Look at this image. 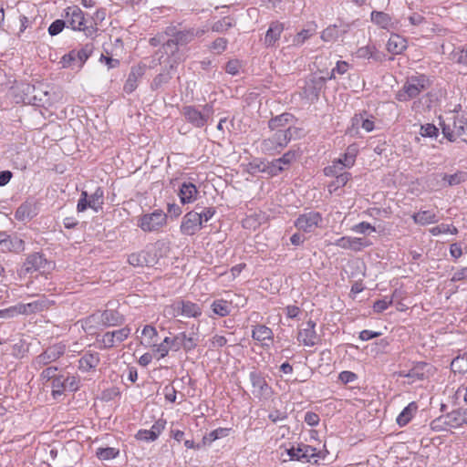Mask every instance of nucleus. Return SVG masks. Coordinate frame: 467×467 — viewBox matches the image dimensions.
<instances>
[{
  "label": "nucleus",
  "instance_id": "obj_43",
  "mask_svg": "<svg viewBox=\"0 0 467 467\" xmlns=\"http://www.w3.org/2000/svg\"><path fill=\"white\" fill-rule=\"evenodd\" d=\"M232 308V304L223 299L214 300L211 305L213 313L222 317L228 316Z\"/></svg>",
  "mask_w": 467,
  "mask_h": 467
},
{
  "label": "nucleus",
  "instance_id": "obj_48",
  "mask_svg": "<svg viewBox=\"0 0 467 467\" xmlns=\"http://www.w3.org/2000/svg\"><path fill=\"white\" fill-rule=\"evenodd\" d=\"M141 335L145 337V345L154 348V346L157 345L155 344V341L156 337H158V331L156 327L151 325H146L141 330Z\"/></svg>",
  "mask_w": 467,
  "mask_h": 467
},
{
  "label": "nucleus",
  "instance_id": "obj_17",
  "mask_svg": "<svg viewBox=\"0 0 467 467\" xmlns=\"http://www.w3.org/2000/svg\"><path fill=\"white\" fill-rule=\"evenodd\" d=\"M295 452L296 457H298L296 458V461L301 462L317 464L319 460L325 459L326 457L322 451H317V448L305 443H297L295 445Z\"/></svg>",
  "mask_w": 467,
  "mask_h": 467
},
{
  "label": "nucleus",
  "instance_id": "obj_59",
  "mask_svg": "<svg viewBox=\"0 0 467 467\" xmlns=\"http://www.w3.org/2000/svg\"><path fill=\"white\" fill-rule=\"evenodd\" d=\"M228 40L224 37L216 38L210 46V50L215 54H222L227 47Z\"/></svg>",
  "mask_w": 467,
  "mask_h": 467
},
{
  "label": "nucleus",
  "instance_id": "obj_4",
  "mask_svg": "<svg viewBox=\"0 0 467 467\" xmlns=\"http://www.w3.org/2000/svg\"><path fill=\"white\" fill-rule=\"evenodd\" d=\"M431 87L430 78L424 74H416L406 78L402 88L397 91L395 99L407 102L419 97Z\"/></svg>",
  "mask_w": 467,
  "mask_h": 467
},
{
  "label": "nucleus",
  "instance_id": "obj_60",
  "mask_svg": "<svg viewBox=\"0 0 467 467\" xmlns=\"http://www.w3.org/2000/svg\"><path fill=\"white\" fill-rule=\"evenodd\" d=\"M356 154H357L356 148L354 146H349L348 148L347 152L341 158L343 160V164L345 165V167L350 168L354 165Z\"/></svg>",
  "mask_w": 467,
  "mask_h": 467
},
{
  "label": "nucleus",
  "instance_id": "obj_15",
  "mask_svg": "<svg viewBox=\"0 0 467 467\" xmlns=\"http://www.w3.org/2000/svg\"><path fill=\"white\" fill-rule=\"evenodd\" d=\"M66 349L67 347L62 342L54 344L36 356L33 360L32 365L35 368H43L60 358L66 353Z\"/></svg>",
  "mask_w": 467,
  "mask_h": 467
},
{
  "label": "nucleus",
  "instance_id": "obj_12",
  "mask_svg": "<svg viewBox=\"0 0 467 467\" xmlns=\"http://www.w3.org/2000/svg\"><path fill=\"white\" fill-rule=\"evenodd\" d=\"M294 225L299 231L306 234H312L317 229L323 227V215L321 213L314 210L305 211V213L299 214L296 219Z\"/></svg>",
  "mask_w": 467,
  "mask_h": 467
},
{
  "label": "nucleus",
  "instance_id": "obj_27",
  "mask_svg": "<svg viewBox=\"0 0 467 467\" xmlns=\"http://www.w3.org/2000/svg\"><path fill=\"white\" fill-rule=\"evenodd\" d=\"M145 65L133 66L128 75V78L123 86V90L127 94L132 93L138 87V82L145 74Z\"/></svg>",
  "mask_w": 467,
  "mask_h": 467
},
{
  "label": "nucleus",
  "instance_id": "obj_50",
  "mask_svg": "<svg viewBox=\"0 0 467 467\" xmlns=\"http://www.w3.org/2000/svg\"><path fill=\"white\" fill-rule=\"evenodd\" d=\"M171 79V75L168 70H163L159 73L151 81L150 88L152 90H158L163 85L167 84Z\"/></svg>",
  "mask_w": 467,
  "mask_h": 467
},
{
  "label": "nucleus",
  "instance_id": "obj_32",
  "mask_svg": "<svg viewBox=\"0 0 467 467\" xmlns=\"http://www.w3.org/2000/svg\"><path fill=\"white\" fill-rule=\"evenodd\" d=\"M153 249L149 248L139 253H133L129 255L128 262L132 266H153L157 264L155 257L148 258L147 254L152 252Z\"/></svg>",
  "mask_w": 467,
  "mask_h": 467
},
{
  "label": "nucleus",
  "instance_id": "obj_58",
  "mask_svg": "<svg viewBox=\"0 0 467 467\" xmlns=\"http://www.w3.org/2000/svg\"><path fill=\"white\" fill-rule=\"evenodd\" d=\"M227 342L228 340L224 336L215 334L210 338L208 348L210 350H218L226 346Z\"/></svg>",
  "mask_w": 467,
  "mask_h": 467
},
{
  "label": "nucleus",
  "instance_id": "obj_44",
  "mask_svg": "<svg viewBox=\"0 0 467 467\" xmlns=\"http://www.w3.org/2000/svg\"><path fill=\"white\" fill-rule=\"evenodd\" d=\"M451 369L453 373L463 374L467 372V353L458 355L451 362Z\"/></svg>",
  "mask_w": 467,
  "mask_h": 467
},
{
  "label": "nucleus",
  "instance_id": "obj_10",
  "mask_svg": "<svg viewBox=\"0 0 467 467\" xmlns=\"http://www.w3.org/2000/svg\"><path fill=\"white\" fill-rule=\"evenodd\" d=\"M23 91L27 96L26 99L30 104L44 108L52 105L50 88L46 84L26 85Z\"/></svg>",
  "mask_w": 467,
  "mask_h": 467
},
{
  "label": "nucleus",
  "instance_id": "obj_8",
  "mask_svg": "<svg viewBox=\"0 0 467 467\" xmlns=\"http://www.w3.org/2000/svg\"><path fill=\"white\" fill-rule=\"evenodd\" d=\"M164 314L172 318L182 317L197 319L202 315V308L199 304L191 300L177 298L165 306Z\"/></svg>",
  "mask_w": 467,
  "mask_h": 467
},
{
  "label": "nucleus",
  "instance_id": "obj_35",
  "mask_svg": "<svg viewBox=\"0 0 467 467\" xmlns=\"http://www.w3.org/2000/svg\"><path fill=\"white\" fill-rule=\"evenodd\" d=\"M429 365L425 362H419L413 368H411L408 372H400V377L408 378L411 383L416 382L418 380H423L426 379L425 368Z\"/></svg>",
  "mask_w": 467,
  "mask_h": 467
},
{
  "label": "nucleus",
  "instance_id": "obj_41",
  "mask_svg": "<svg viewBox=\"0 0 467 467\" xmlns=\"http://www.w3.org/2000/svg\"><path fill=\"white\" fill-rule=\"evenodd\" d=\"M25 250V242L17 237L7 234V238L4 241V244L2 247V251L4 252H13L19 254Z\"/></svg>",
  "mask_w": 467,
  "mask_h": 467
},
{
  "label": "nucleus",
  "instance_id": "obj_16",
  "mask_svg": "<svg viewBox=\"0 0 467 467\" xmlns=\"http://www.w3.org/2000/svg\"><path fill=\"white\" fill-rule=\"evenodd\" d=\"M249 380L252 384V393L254 397L267 399L271 396L273 392L272 388L267 383L265 375L263 372L253 369L249 373Z\"/></svg>",
  "mask_w": 467,
  "mask_h": 467
},
{
  "label": "nucleus",
  "instance_id": "obj_5",
  "mask_svg": "<svg viewBox=\"0 0 467 467\" xmlns=\"http://www.w3.org/2000/svg\"><path fill=\"white\" fill-rule=\"evenodd\" d=\"M443 136L450 141L461 140L467 143V114H453L447 120L440 122Z\"/></svg>",
  "mask_w": 467,
  "mask_h": 467
},
{
  "label": "nucleus",
  "instance_id": "obj_26",
  "mask_svg": "<svg viewBox=\"0 0 467 467\" xmlns=\"http://www.w3.org/2000/svg\"><path fill=\"white\" fill-rule=\"evenodd\" d=\"M50 303L51 302L45 296H41L38 299L27 304L19 303L18 312L21 313V315L26 316L39 313L46 309H48Z\"/></svg>",
  "mask_w": 467,
  "mask_h": 467
},
{
  "label": "nucleus",
  "instance_id": "obj_33",
  "mask_svg": "<svg viewBox=\"0 0 467 467\" xmlns=\"http://www.w3.org/2000/svg\"><path fill=\"white\" fill-rule=\"evenodd\" d=\"M100 362L99 354L98 352H86L78 360V369L82 372H89L95 370Z\"/></svg>",
  "mask_w": 467,
  "mask_h": 467
},
{
  "label": "nucleus",
  "instance_id": "obj_37",
  "mask_svg": "<svg viewBox=\"0 0 467 467\" xmlns=\"http://www.w3.org/2000/svg\"><path fill=\"white\" fill-rule=\"evenodd\" d=\"M317 28V26L315 23H309L306 26V28L302 29L293 37V40H292L293 46H295V47L303 46L306 43V41H307L311 36L316 35Z\"/></svg>",
  "mask_w": 467,
  "mask_h": 467
},
{
  "label": "nucleus",
  "instance_id": "obj_39",
  "mask_svg": "<svg viewBox=\"0 0 467 467\" xmlns=\"http://www.w3.org/2000/svg\"><path fill=\"white\" fill-rule=\"evenodd\" d=\"M371 21L380 28L389 30L393 28V22L390 16L381 11H372L370 14Z\"/></svg>",
  "mask_w": 467,
  "mask_h": 467
},
{
  "label": "nucleus",
  "instance_id": "obj_18",
  "mask_svg": "<svg viewBox=\"0 0 467 467\" xmlns=\"http://www.w3.org/2000/svg\"><path fill=\"white\" fill-rule=\"evenodd\" d=\"M304 327L299 328L297 340L305 347H314L320 341V337L316 331L317 323L314 320H308L303 324Z\"/></svg>",
  "mask_w": 467,
  "mask_h": 467
},
{
  "label": "nucleus",
  "instance_id": "obj_6",
  "mask_svg": "<svg viewBox=\"0 0 467 467\" xmlns=\"http://www.w3.org/2000/svg\"><path fill=\"white\" fill-rule=\"evenodd\" d=\"M65 22L67 27L74 31H81L87 37L94 38L97 36V23L94 25H86L85 14L78 6L72 5L65 9Z\"/></svg>",
  "mask_w": 467,
  "mask_h": 467
},
{
  "label": "nucleus",
  "instance_id": "obj_14",
  "mask_svg": "<svg viewBox=\"0 0 467 467\" xmlns=\"http://www.w3.org/2000/svg\"><path fill=\"white\" fill-rule=\"evenodd\" d=\"M131 333V328L125 326L121 328L107 331L98 339L99 348L100 349L113 348L124 342Z\"/></svg>",
  "mask_w": 467,
  "mask_h": 467
},
{
  "label": "nucleus",
  "instance_id": "obj_63",
  "mask_svg": "<svg viewBox=\"0 0 467 467\" xmlns=\"http://www.w3.org/2000/svg\"><path fill=\"white\" fill-rule=\"evenodd\" d=\"M439 134V129L431 123L421 125L420 135L428 138H436Z\"/></svg>",
  "mask_w": 467,
  "mask_h": 467
},
{
  "label": "nucleus",
  "instance_id": "obj_30",
  "mask_svg": "<svg viewBox=\"0 0 467 467\" xmlns=\"http://www.w3.org/2000/svg\"><path fill=\"white\" fill-rule=\"evenodd\" d=\"M285 29L284 24L279 21H274L270 24L267 29L265 38L264 45L266 47H273L280 39L281 34Z\"/></svg>",
  "mask_w": 467,
  "mask_h": 467
},
{
  "label": "nucleus",
  "instance_id": "obj_29",
  "mask_svg": "<svg viewBox=\"0 0 467 467\" xmlns=\"http://www.w3.org/2000/svg\"><path fill=\"white\" fill-rule=\"evenodd\" d=\"M356 57L361 59H367L369 62H382L385 59L383 52L379 51L375 45H367L358 48Z\"/></svg>",
  "mask_w": 467,
  "mask_h": 467
},
{
  "label": "nucleus",
  "instance_id": "obj_9",
  "mask_svg": "<svg viewBox=\"0 0 467 467\" xmlns=\"http://www.w3.org/2000/svg\"><path fill=\"white\" fill-rule=\"evenodd\" d=\"M213 112V103L202 105L201 109L192 105L183 106L182 109V114L186 121L195 128H202L207 125L212 119Z\"/></svg>",
  "mask_w": 467,
  "mask_h": 467
},
{
  "label": "nucleus",
  "instance_id": "obj_2",
  "mask_svg": "<svg viewBox=\"0 0 467 467\" xmlns=\"http://www.w3.org/2000/svg\"><path fill=\"white\" fill-rule=\"evenodd\" d=\"M302 135L303 130L295 126L278 130L271 137L262 140L261 150L269 155L280 153L292 140L299 139Z\"/></svg>",
  "mask_w": 467,
  "mask_h": 467
},
{
  "label": "nucleus",
  "instance_id": "obj_38",
  "mask_svg": "<svg viewBox=\"0 0 467 467\" xmlns=\"http://www.w3.org/2000/svg\"><path fill=\"white\" fill-rule=\"evenodd\" d=\"M406 48L407 41L404 37L397 34L390 36L387 43V50L389 53L393 55H399L401 54Z\"/></svg>",
  "mask_w": 467,
  "mask_h": 467
},
{
  "label": "nucleus",
  "instance_id": "obj_46",
  "mask_svg": "<svg viewBox=\"0 0 467 467\" xmlns=\"http://www.w3.org/2000/svg\"><path fill=\"white\" fill-rule=\"evenodd\" d=\"M231 429L228 428H217L207 435H205L202 439L203 444H211L213 441L227 437L230 434Z\"/></svg>",
  "mask_w": 467,
  "mask_h": 467
},
{
  "label": "nucleus",
  "instance_id": "obj_49",
  "mask_svg": "<svg viewBox=\"0 0 467 467\" xmlns=\"http://www.w3.org/2000/svg\"><path fill=\"white\" fill-rule=\"evenodd\" d=\"M103 190L100 187H98L96 191L90 196H88L90 208L95 212H98L99 209H101L103 204Z\"/></svg>",
  "mask_w": 467,
  "mask_h": 467
},
{
  "label": "nucleus",
  "instance_id": "obj_53",
  "mask_svg": "<svg viewBox=\"0 0 467 467\" xmlns=\"http://www.w3.org/2000/svg\"><path fill=\"white\" fill-rule=\"evenodd\" d=\"M431 235L437 236L441 234H457L458 229L452 224L441 223L429 230Z\"/></svg>",
  "mask_w": 467,
  "mask_h": 467
},
{
  "label": "nucleus",
  "instance_id": "obj_64",
  "mask_svg": "<svg viewBox=\"0 0 467 467\" xmlns=\"http://www.w3.org/2000/svg\"><path fill=\"white\" fill-rule=\"evenodd\" d=\"M393 304V299H389L388 296H384V298L377 300L373 304V310L376 313H382L388 307Z\"/></svg>",
  "mask_w": 467,
  "mask_h": 467
},
{
  "label": "nucleus",
  "instance_id": "obj_45",
  "mask_svg": "<svg viewBox=\"0 0 467 467\" xmlns=\"http://www.w3.org/2000/svg\"><path fill=\"white\" fill-rule=\"evenodd\" d=\"M51 394L54 399H57L67 391L65 385V374H59L56 379H54L51 382Z\"/></svg>",
  "mask_w": 467,
  "mask_h": 467
},
{
  "label": "nucleus",
  "instance_id": "obj_34",
  "mask_svg": "<svg viewBox=\"0 0 467 467\" xmlns=\"http://www.w3.org/2000/svg\"><path fill=\"white\" fill-rule=\"evenodd\" d=\"M295 118L290 113H283L278 116L272 118L268 121V127L271 130L277 131L278 130H285L289 126H293L292 123Z\"/></svg>",
  "mask_w": 467,
  "mask_h": 467
},
{
  "label": "nucleus",
  "instance_id": "obj_56",
  "mask_svg": "<svg viewBox=\"0 0 467 467\" xmlns=\"http://www.w3.org/2000/svg\"><path fill=\"white\" fill-rule=\"evenodd\" d=\"M65 385L67 391L75 392L80 388V379L78 376L65 374Z\"/></svg>",
  "mask_w": 467,
  "mask_h": 467
},
{
  "label": "nucleus",
  "instance_id": "obj_57",
  "mask_svg": "<svg viewBox=\"0 0 467 467\" xmlns=\"http://www.w3.org/2000/svg\"><path fill=\"white\" fill-rule=\"evenodd\" d=\"M277 160H274L272 161H265V173L267 174L270 177H275L279 175L282 171L285 170V167L281 166L280 164L276 163Z\"/></svg>",
  "mask_w": 467,
  "mask_h": 467
},
{
  "label": "nucleus",
  "instance_id": "obj_21",
  "mask_svg": "<svg viewBox=\"0 0 467 467\" xmlns=\"http://www.w3.org/2000/svg\"><path fill=\"white\" fill-rule=\"evenodd\" d=\"M327 78L325 77H314L306 81L303 88V95L311 102L318 99L321 90L323 89Z\"/></svg>",
  "mask_w": 467,
  "mask_h": 467
},
{
  "label": "nucleus",
  "instance_id": "obj_55",
  "mask_svg": "<svg viewBox=\"0 0 467 467\" xmlns=\"http://www.w3.org/2000/svg\"><path fill=\"white\" fill-rule=\"evenodd\" d=\"M234 26L233 19L231 17L225 16L216 22L212 26V30L217 33L226 32L228 29Z\"/></svg>",
  "mask_w": 467,
  "mask_h": 467
},
{
  "label": "nucleus",
  "instance_id": "obj_62",
  "mask_svg": "<svg viewBox=\"0 0 467 467\" xmlns=\"http://www.w3.org/2000/svg\"><path fill=\"white\" fill-rule=\"evenodd\" d=\"M338 36V30L336 26H330L324 29L321 33V39L329 42L337 39Z\"/></svg>",
  "mask_w": 467,
  "mask_h": 467
},
{
  "label": "nucleus",
  "instance_id": "obj_22",
  "mask_svg": "<svg viewBox=\"0 0 467 467\" xmlns=\"http://www.w3.org/2000/svg\"><path fill=\"white\" fill-rule=\"evenodd\" d=\"M333 244L342 249L359 252L369 246L371 243L367 238L342 236L337 239Z\"/></svg>",
  "mask_w": 467,
  "mask_h": 467
},
{
  "label": "nucleus",
  "instance_id": "obj_13",
  "mask_svg": "<svg viewBox=\"0 0 467 467\" xmlns=\"http://www.w3.org/2000/svg\"><path fill=\"white\" fill-rule=\"evenodd\" d=\"M167 223V214L158 209L150 213L141 215L138 221V226L143 232H159Z\"/></svg>",
  "mask_w": 467,
  "mask_h": 467
},
{
  "label": "nucleus",
  "instance_id": "obj_11",
  "mask_svg": "<svg viewBox=\"0 0 467 467\" xmlns=\"http://www.w3.org/2000/svg\"><path fill=\"white\" fill-rule=\"evenodd\" d=\"M54 268V263L48 261L45 254L40 252H35L29 254L23 265L21 272L24 275L33 274L38 272L39 274L45 275L49 273Z\"/></svg>",
  "mask_w": 467,
  "mask_h": 467
},
{
  "label": "nucleus",
  "instance_id": "obj_1",
  "mask_svg": "<svg viewBox=\"0 0 467 467\" xmlns=\"http://www.w3.org/2000/svg\"><path fill=\"white\" fill-rule=\"evenodd\" d=\"M192 332L187 334L186 332H180L173 337H166L161 343L154 346V352L159 354L158 359L163 358L169 354L168 345H171V348L173 351H179L182 348L185 352H191L198 346L199 337V326L192 325Z\"/></svg>",
  "mask_w": 467,
  "mask_h": 467
},
{
  "label": "nucleus",
  "instance_id": "obj_61",
  "mask_svg": "<svg viewBox=\"0 0 467 467\" xmlns=\"http://www.w3.org/2000/svg\"><path fill=\"white\" fill-rule=\"evenodd\" d=\"M296 159V150H288L282 157L276 159L278 164L285 167V170L291 165V163Z\"/></svg>",
  "mask_w": 467,
  "mask_h": 467
},
{
  "label": "nucleus",
  "instance_id": "obj_36",
  "mask_svg": "<svg viewBox=\"0 0 467 467\" xmlns=\"http://www.w3.org/2000/svg\"><path fill=\"white\" fill-rule=\"evenodd\" d=\"M411 218L416 224L422 226L436 223L439 221L436 213L431 210H420L413 213Z\"/></svg>",
  "mask_w": 467,
  "mask_h": 467
},
{
  "label": "nucleus",
  "instance_id": "obj_52",
  "mask_svg": "<svg viewBox=\"0 0 467 467\" xmlns=\"http://www.w3.org/2000/svg\"><path fill=\"white\" fill-rule=\"evenodd\" d=\"M335 177V180L331 182L328 185V190L330 192H335L337 189L345 186L349 179L351 178V174L348 171L343 172L341 174H337Z\"/></svg>",
  "mask_w": 467,
  "mask_h": 467
},
{
  "label": "nucleus",
  "instance_id": "obj_51",
  "mask_svg": "<svg viewBox=\"0 0 467 467\" xmlns=\"http://www.w3.org/2000/svg\"><path fill=\"white\" fill-rule=\"evenodd\" d=\"M119 454V450L113 447L98 448L96 456L101 461H109L115 459Z\"/></svg>",
  "mask_w": 467,
  "mask_h": 467
},
{
  "label": "nucleus",
  "instance_id": "obj_24",
  "mask_svg": "<svg viewBox=\"0 0 467 467\" xmlns=\"http://www.w3.org/2000/svg\"><path fill=\"white\" fill-rule=\"evenodd\" d=\"M373 119L374 118L366 110L355 114L351 119L350 131L354 130H358L359 128L363 129L367 132L373 131L375 129Z\"/></svg>",
  "mask_w": 467,
  "mask_h": 467
},
{
  "label": "nucleus",
  "instance_id": "obj_42",
  "mask_svg": "<svg viewBox=\"0 0 467 467\" xmlns=\"http://www.w3.org/2000/svg\"><path fill=\"white\" fill-rule=\"evenodd\" d=\"M252 337L260 342L265 340L273 341L274 333L272 329L265 325L254 326L252 331Z\"/></svg>",
  "mask_w": 467,
  "mask_h": 467
},
{
  "label": "nucleus",
  "instance_id": "obj_3",
  "mask_svg": "<svg viewBox=\"0 0 467 467\" xmlns=\"http://www.w3.org/2000/svg\"><path fill=\"white\" fill-rule=\"evenodd\" d=\"M173 28L167 29L166 34L168 36H171L172 38L169 39L162 45V48L164 49L165 53H168L170 50L172 56L169 61L170 69H174L180 63V58L174 57L175 54L179 50L178 46L187 45L191 43L195 37H199L204 33L203 30H195L193 28L176 32H173Z\"/></svg>",
  "mask_w": 467,
  "mask_h": 467
},
{
  "label": "nucleus",
  "instance_id": "obj_25",
  "mask_svg": "<svg viewBox=\"0 0 467 467\" xmlns=\"http://www.w3.org/2000/svg\"><path fill=\"white\" fill-rule=\"evenodd\" d=\"M199 191L195 184L190 182H183L178 190L177 195L182 205L193 203L198 197Z\"/></svg>",
  "mask_w": 467,
  "mask_h": 467
},
{
  "label": "nucleus",
  "instance_id": "obj_20",
  "mask_svg": "<svg viewBox=\"0 0 467 467\" xmlns=\"http://www.w3.org/2000/svg\"><path fill=\"white\" fill-rule=\"evenodd\" d=\"M444 424L448 428H459L463 425L462 410H455L431 422L432 430L441 429Z\"/></svg>",
  "mask_w": 467,
  "mask_h": 467
},
{
  "label": "nucleus",
  "instance_id": "obj_23",
  "mask_svg": "<svg viewBox=\"0 0 467 467\" xmlns=\"http://www.w3.org/2000/svg\"><path fill=\"white\" fill-rule=\"evenodd\" d=\"M166 426V420L164 419L157 420L150 430H139L135 434V438L138 441H142L146 442H151L156 441L161 433L164 431Z\"/></svg>",
  "mask_w": 467,
  "mask_h": 467
},
{
  "label": "nucleus",
  "instance_id": "obj_47",
  "mask_svg": "<svg viewBox=\"0 0 467 467\" xmlns=\"http://www.w3.org/2000/svg\"><path fill=\"white\" fill-rule=\"evenodd\" d=\"M346 168L347 167H345V165L343 164V160L342 159H337V160L332 161L331 165L327 166L324 169V174L326 176L334 177V176H336L337 174H341L343 172H346V171H345Z\"/></svg>",
  "mask_w": 467,
  "mask_h": 467
},
{
  "label": "nucleus",
  "instance_id": "obj_31",
  "mask_svg": "<svg viewBox=\"0 0 467 467\" xmlns=\"http://www.w3.org/2000/svg\"><path fill=\"white\" fill-rule=\"evenodd\" d=\"M428 24L423 11L410 12L408 15H404L401 18V25L405 27L411 26L412 28L423 29Z\"/></svg>",
  "mask_w": 467,
  "mask_h": 467
},
{
  "label": "nucleus",
  "instance_id": "obj_54",
  "mask_svg": "<svg viewBox=\"0 0 467 467\" xmlns=\"http://www.w3.org/2000/svg\"><path fill=\"white\" fill-rule=\"evenodd\" d=\"M92 52H93V45L92 44H86L79 50H75L76 58H77V60L79 61V65H78L79 67H81L84 65V63L88 60V58L92 54Z\"/></svg>",
  "mask_w": 467,
  "mask_h": 467
},
{
  "label": "nucleus",
  "instance_id": "obj_19",
  "mask_svg": "<svg viewBox=\"0 0 467 467\" xmlns=\"http://www.w3.org/2000/svg\"><path fill=\"white\" fill-rule=\"evenodd\" d=\"M202 228V223L198 212L192 210L184 214L180 225V231L182 234L192 236Z\"/></svg>",
  "mask_w": 467,
  "mask_h": 467
},
{
  "label": "nucleus",
  "instance_id": "obj_7",
  "mask_svg": "<svg viewBox=\"0 0 467 467\" xmlns=\"http://www.w3.org/2000/svg\"><path fill=\"white\" fill-rule=\"evenodd\" d=\"M126 321L125 316L117 309H105L98 311L84 320L86 329H90L94 325L103 328L122 326Z\"/></svg>",
  "mask_w": 467,
  "mask_h": 467
},
{
  "label": "nucleus",
  "instance_id": "obj_40",
  "mask_svg": "<svg viewBox=\"0 0 467 467\" xmlns=\"http://www.w3.org/2000/svg\"><path fill=\"white\" fill-rule=\"evenodd\" d=\"M418 405L416 402L412 401L406 406L402 411L397 417V424L400 427L406 426L413 418L415 413L417 412Z\"/></svg>",
  "mask_w": 467,
  "mask_h": 467
},
{
  "label": "nucleus",
  "instance_id": "obj_28",
  "mask_svg": "<svg viewBox=\"0 0 467 467\" xmlns=\"http://www.w3.org/2000/svg\"><path fill=\"white\" fill-rule=\"evenodd\" d=\"M438 185L441 188L456 186L467 180L465 171H458L453 174L439 173L435 175Z\"/></svg>",
  "mask_w": 467,
  "mask_h": 467
}]
</instances>
